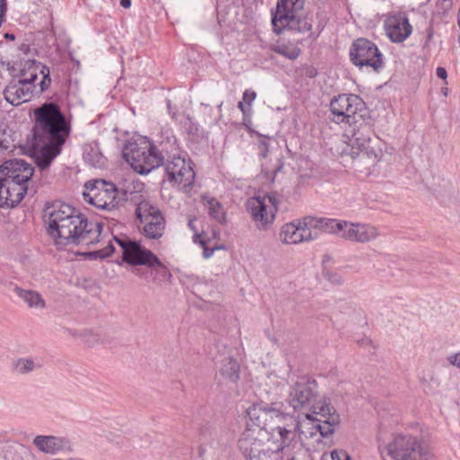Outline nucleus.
<instances>
[{"label":"nucleus","instance_id":"obj_1","mask_svg":"<svg viewBox=\"0 0 460 460\" xmlns=\"http://www.w3.org/2000/svg\"><path fill=\"white\" fill-rule=\"evenodd\" d=\"M69 134L70 124L57 103L45 102L34 110L32 136L27 145L40 170L50 165Z\"/></svg>","mask_w":460,"mask_h":460},{"label":"nucleus","instance_id":"obj_2","mask_svg":"<svg viewBox=\"0 0 460 460\" xmlns=\"http://www.w3.org/2000/svg\"><path fill=\"white\" fill-rule=\"evenodd\" d=\"M43 217L48 234L59 247L89 246L99 242L102 225L89 221L84 215L68 204L48 206L44 209Z\"/></svg>","mask_w":460,"mask_h":460},{"label":"nucleus","instance_id":"obj_3","mask_svg":"<svg viewBox=\"0 0 460 460\" xmlns=\"http://www.w3.org/2000/svg\"><path fill=\"white\" fill-rule=\"evenodd\" d=\"M317 396L316 382L302 377L291 386L288 403L295 411H309L305 418L311 421L312 429L327 438L340 424V415L329 399L317 400Z\"/></svg>","mask_w":460,"mask_h":460},{"label":"nucleus","instance_id":"obj_4","mask_svg":"<svg viewBox=\"0 0 460 460\" xmlns=\"http://www.w3.org/2000/svg\"><path fill=\"white\" fill-rule=\"evenodd\" d=\"M34 169L22 159L5 161L0 166V207H14L26 193L33 195L34 190L29 187Z\"/></svg>","mask_w":460,"mask_h":460},{"label":"nucleus","instance_id":"obj_5","mask_svg":"<svg viewBox=\"0 0 460 460\" xmlns=\"http://www.w3.org/2000/svg\"><path fill=\"white\" fill-rule=\"evenodd\" d=\"M349 137V144L344 152L351 156L357 166L366 164L367 168L374 165L381 155L379 140L375 136L371 124L361 119L354 125Z\"/></svg>","mask_w":460,"mask_h":460},{"label":"nucleus","instance_id":"obj_6","mask_svg":"<svg viewBox=\"0 0 460 460\" xmlns=\"http://www.w3.org/2000/svg\"><path fill=\"white\" fill-rule=\"evenodd\" d=\"M261 429L243 430L238 439V448L245 460H283L286 449L271 440ZM290 457L289 456L287 458ZM288 460V459H286Z\"/></svg>","mask_w":460,"mask_h":460},{"label":"nucleus","instance_id":"obj_7","mask_svg":"<svg viewBox=\"0 0 460 460\" xmlns=\"http://www.w3.org/2000/svg\"><path fill=\"white\" fill-rule=\"evenodd\" d=\"M162 151L165 154L163 164L170 182L175 184L179 189L185 190L190 187L195 180L191 162L187 161L179 153V147L174 137H167L166 142L160 144Z\"/></svg>","mask_w":460,"mask_h":460},{"label":"nucleus","instance_id":"obj_8","mask_svg":"<svg viewBox=\"0 0 460 460\" xmlns=\"http://www.w3.org/2000/svg\"><path fill=\"white\" fill-rule=\"evenodd\" d=\"M306 0H278L275 12H272L273 31L280 34L284 29L300 33L312 30V22L303 15Z\"/></svg>","mask_w":460,"mask_h":460},{"label":"nucleus","instance_id":"obj_9","mask_svg":"<svg viewBox=\"0 0 460 460\" xmlns=\"http://www.w3.org/2000/svg\"><path fill=\"white\" fill-rule=\"evenodd\" d=\"M164 152L146 138L128 142L125 145L122 155L132 169L139 174H147L163 164Z\"/></svg>","mask_w":460,"mask_h":460},{"label":"nucleus","instance_id":"obj_10","mask_svg":"<svg viewBox=\"0 0 460 460\" xmlns=\"http://www.w3.org/2000/svg\"><path fill=\"white\" fill-rule=\"evenodd\" d=\"M378 449L384 460H429L430 453L421 440L411 434H395L392 441L379 444Z\"/></svg>","mask_w":460,"mask_h":460},{"label":"nucleus","instance_id":"obj_11","mask_svg":"<svg viewBox=\"0 0 460 460\" xmlns=\"http://www.w3.org/2000/svg\"><path fill=\"white\" fill-rule=\"evenodd\" d=\"M83 196L85 202L112 212L124 200L125 193L119 191L114 183L97 179L85 182Z\"/></svg>","mask_w":460,"mask_h":460},{"label":"nucleus","instance_id":"obj_12","mask_svg":"<svg viewBox=\"0 0 460 460\" xmlns=\"http://www.w3.org/2000/svg\"><path fill=\"white\" fill-rule=\"evenodd\" d=\"M330 110L336 123L358 124L368 118V110L363 100L356 94H340L332 99Z\"/></svg>","mask_w":460,"mask_h":460},{"label":"nucleus","instance_id":"obj_13","mask_svg":"<svg viewBox=\"0 0 460 460\" xmlns=\"http://www.w3.org/2000/svg\"><path fill=\"white\" fill-rule=\"evenodd\" d=\"M285 408L282 402H261L250 408L247 411L249 420L244 430L261 429L270 437V429L278 416Z\"/></svg>","mask_w":460,"mask_h":460},{"label":"nucleus","instance_id":"obj_14","mask_svg":"<svg viewBox=\"0 0 460 460\" xmlns=\"http://www.w3.org/2000/svg\"><path fill=\"white\" fill-rule=\"evenodd\" d=\"M136 215L146 238L159 239L163 236L165 219L156 207L147 201H141L136 208Z\"/></svg>","mask_w":460,"mask_h":460},{"label":"nucleus","instance_id":"obj_15","mask_svg":"<svg viewBox=\"0 0 460 460\" xmlns=\"http://www.w3.org/2000/svg\"><path fill=\"white\" fill-rule=\"evenodd\" d=\"M349 56L352 63L358 66H369L375 71L383 66L382 54L376 45L364 38L353 42Z\"/></svg>","mask_w":460,"mask_h":460},{"label":"nucleus","instance_id":"obj_16","mask_svg":"<svg viewBox=\"0 0 460 460\" xmlns=\"http://www.w3.org/2000/svg\"><path fill=\"white\" fill-rule=\"evenodd\" d=\"M249 210L253 220L259 228H265L266 226L272 224L277 212V199L274 195H264L263 197H255L248 202Z\"/></svg>","mask_w":460,"mask_h":460},{"label":"nucleus","instance_id":"obj_17","mask_svg":"<svg viewBox=\"0 0 460 460\" xmlns=\"http://www.w3.org/2000/svg\"><path fill=\"white\" fill-rule=\"evenodd\" d=\"M314 224V218L306 217L303 222L285 224L279 232V240L285 244H296L307 242L315 238L313 235L311 227Z\"/></svg>","mask_w":460,"mask_h":460},{"label":"nucleus","instance_id":"obj_18","mask_svg":"<svg viewBox=\"0 0 460 460\" xmlns=\"http://www.w3.org/2000/svg\"><path fill=\"white\" fill-rule=\"evenodd\" d=\"M297 427L296 419L293 415L286 413L283 409L278 416V421L274 422L270 429V439L287 447L295 438Z\"/></svg>","mask_w":460,"mask_h":460},{"label":"nucleus","instance_id":"obj_19","mask_svg":"<svg viewBox=\"0 0 460 460\" xmlns=\"http://www.w3.org/2000/svg\"><path fill=\"white\" fill-rule=\"evenodd\" d=\"M384 26L385 34L394 43L403 42L412 31L409 19L402 12L388 15Z\"/></svg>","mask_w":460,"mask_h":460},{"label":"nucleus","instance_id":"obj_20","mask_svg":"<svg viewBox=\"0 0 460 460\" xmlns=\"http://www.w3.org/2000/svg\"><path fill=\"white\" fill-rule=\"evenodd\" d=\"M17 83L12 84L4 90L5 100L13 105H19L29 101L34 89V81L37 79L36 70L29 77L22 76Z\"/></svg>","mask_w":460,"mask_h":460},{"label":"nucleus","instance_id":"obj_21","mask_svg":"<svg viewBox=\"0 0 460 460\" xmlns=\"http://www.w3.org/2000/svg\"><path fill=\"white\" fill-rule=\"evenodd\" d=\"M344 227L341 233V238L350 242L367 243L375 240L378 232L377 229L367 224H354L345 221Z\"/></svg>","mask_w":460,"mask_h":460},{"label":"nucleus","instance_id":"obj_22","mask_svg":"<svg viewBox=\"0 0 460 460\" xmlns=\"http://www.w3.org/2000/svg\"><path fill=\"white\" fill-rule=\"evenodd\" d=\"M137 265H143L150 270L153 280L156 283L166 282L172 278L168 268L150 250H146L144 255L136 261Z\"/></svg>","mask_w":460,"mask_h":460},{"label":"nucleus","instance_id":"obj_23","mask_svg":"<svg viewBox=\"0 0 460 460\" xmlns=\"http://www.w3.org/2000/svg\"><path fill=\"white\" fill-rule=\"evenodd\" d=\"M33 445L41 453L55 455L69 448V440L64 437L39 435L33 439Z\"/></svg>","mask_w":460,"mask_h":460},{"label":"nucleus","instance_id":"obj_24","mask_svg":"<svg viewBox=\"0 0 460 460\" xmlns=\"http://www.w3.org/2000/svg\"><path fill=\"white\" fill-rule=\"evenodd\" d=\"M115 242L122 249V260L123 261L137 266V261L141 258L147 249L144 248L139 243L132 241L128 237H114Z\"/></svg>","mask_w":460,"mask_h":460},{"label":"nucleus","instance_id":"obj_25","mask_svg":"<svg viewBox=\"0 0 460 460\" xmlns=\"http://www.w3.org/2000/svg\"><path fill=\"white\" fill-rule=\"evenodd\" d=\"M40 367V361L33 358H19L11 363L12 371L19 375H27Z\"/></svg>","mask_w":460,"mask_h":460},{"label":"nucleus","instance_id":"obj_26","mask_svg":"<svg viewBox=\"0 0 460 460\" xmlns=\"http://www.w3.org/2000/svg\"><path fill=\"white\" fill-rule=\"evenodd\" d=\"M14 293L22 299L31 308L43 309L46 306L42 296L36 291L14 288Z\"/></svg>","mask_w":460,"mask_h":460},{"label":"nucleus","instance_id":"obj_27","mask_svg":"<svg viewBox=\"0 0 460 460\" xmlns=\"http://www.w3.org/2000/svg\"><path fill=\"white\" fill-rule=\"evenodd\" d=\"M203 201L207 206L210 217L220 224L226 223V212L222 204L218 200L213 197L204 196Z\"/></svg>","mask_w":460,"mask_h":460},{"label":"nucleus","instance_id":"obj_28","mask_svg":"<svg viewBox=\"0 0 460 460\" xmlns=\"http://www.w3.org/2000/svg\"><path fill=\"white\" fill-rule=\"evenodd\" d=\"M345 221H341L333 218H314V224L312 227H321L325 232L337 234L341 237V233L343 230Z\"/></svg>","mask_w":460,"mask_h":460},{"label":"nucleus","instance_id":"obj_29","mask_svg":"<svg viewBox=\"0 0 460 460\" xmlns=\"http://www.w3.org/2000/svg\"><path fill=\"white\" fill-rule=\"evenodd\" d=\"M240 366L233 357L227 358L220 367V374L232 382L239 379Z\"/></svg>","mask_w":460,"mask_h":460},{"label":"nucleus","instance_id":"obj_30","mask_svg":"<svg viewBox=\"0 0 460 460\" xmlns=\"http://www.w3.org/2000/svg\"><path fill=\"white\" fill-rule=\"evenodd\" d=\"M270 49L290 60L296 59L301 54V49L299 48L284 43L271 45Z\"/></svg>","mask_w":460,"mask_h":460},{"label":"nucleus","instance_id":"obj_31","mask_svg":"<svg viewBox=\"0 0 460 460\" xmlns=\"http://www.w3.org/2000/svg\"><path fill=\"white\" fill-rule=\"evenodd\" d=\"M39 69L44 77L46 75L47 69H49V68L46 66H42L40 63H37L35 60L29 59L25 62L24 67L21 70V75L25 76L27 71L30 75L33 71L36 70V72H37Z\"/></svg>","mask_w":460,"mask_h":460},{"label":"nucleus","instance_id":"obj_32","mask_svg":"<svg viewBox=\"0 0 460 460\" xmlns=\"http://www.w3.org/2000/svg\"><path fill=\"white\" fill-rule=\"evenodd\" d=\"M115 248L112 243H109L106 247L103 249L93 251L86 253L87 257L90 259H105L111 255V253L114 252Z\"/></svg>","mask_w":460,"mask_h":460},{"label":"nucleus","instance_id":"obj_33","mask_svg":"<svg viewBox=\"0 0 460 460\" xmlns=\"http://www.w3.org/2000/svg\"><path fill=\"white\" fill-rule=\"evenodd\" d=\"M193 242L194 243H199L202 246V248H203V257L205 259L210 258L213 255L214 252L220 248V247H217V246L213 247V248H208L206 245V241L203 240L201 238V235L197 234V233H195V234L193 236Z\"/></svg>","mask_w":460,"mask_h":460},{"label":"nucleus","instance_id":"obj_34","mask_svg":"<svg viewBox=\"0 0 460 460\" xmlns=\"http://www.w3.org/2000/svg\"><path fill=\"white\" fill-rule=\"evenodd\" d=\"M324 277L331 283H333V284H336V285L342 284L341 277L338 273H336V272L327 271V272L324 273Z\"/></svg>","mask_w":460,"mask_h":460},{"label":"nucleus","instance_id":"obj_35","mask_svg":"<svg viewBox=\"0 0 460 460\" xmlns=\"http://www.w3.org/2000/svg\"><path fill=\"white\" fill-rule=\"evenodd\" d=\"M331 460H350V457L345 451L334 450L331 453Z\"/></svg>","mask_w":460,"mask_h":460},{"label":"nucleus","instance_id":"obj_36","mask_svg":"<svg viewBox=\"0 0 460 460\" xmlns=\"http://www.w3.org/2000/svg\"><path fill=\"white\" fill-rule=\"evenodd\" d=\"M256 98V93L250 90H245L243 95V102L247 103L248 106H251L252 102Z\"/></svg>","mask_w":460,"mask_h":460},{"label":"nucleus","instance_id":"obj_37","mask_svg":"<svg viewBox=\"0 0 460 460\" xmlns=\"http://www.w3.org/2000/svg\"><path fill=\"white\" fill-rule=\"evenodd\" d=\"M50 83H51V79H50V76H49V69H47L45 76L42 78L41 82L40 83V93H42L46 89H48L49 84H50Z\"/></svg>","mask_w":460,"mask_h":460},{"label":"nucleus","instance_id":"obj_38","mask_svg":"<svg viewBox=\"0 0 460 460\" xmlns=\"http://www.w3.org/2000/svg\"><path fill=\"white\" fill-rule=\"evenodd\" d=\"M258 147H259V150H260V155L262 158H266L267 155H268V151H269L267 142L265 140L260 141Z\"/></svg>","mask_w":460,"mask_h":460},{"label":"nucleus","instance_id":"obj_39","mask_svg":"<svg viewBox=\"0 0 460 460\" xmlns=\"http://www.w3.org/2000/svg\"><path fill=\"white\" fill-rule=\"evenodd\" d=\"M449 361L452 365L460 368V351L454 356L449 358Z\"/></svg>","mask_w":460,"mask_h":460},{"label":"nucleus","instance_id":"obj_40","mask_svg":"<svg viewBox=\"0 0 460 460\" xmlns=\"http://www.w3.org/2000/svg\"><path fill=\"white\" fill-rule=\"evenodd\" d=\"M437 76L441 79L447 77V70L444 67L438 66L436 70Z\"/></svg>","mask_w":460,"mask_h":460},{"label":"nucleus","instance_id":"obj_41","mask_svg":"<svg viewBox=\"0 0 460 460\" xmlns=\"http://www.w3.org/2000/svg\"><path fill=\"white\" fill-rule=\"evenodd\" d=\"M119 4L124 8H129L131 5V0H120Z\"/></svg>","mask_w":460,"mask_h":460},{"label":"nucleus","instance_id":"obj_42","mask_svg":"<svg viewBox=\"0 0 460 460\" xmlns=\"http://www.w3.org/2000/svg\"><path fill=\"white\" fill-rule=\"evenodd\" d=\"M188 226L192 231L196 232L195 219H190Z\"/></svg>","mask_w":460,"mask_h":460},{"label":"nucleus","instance_id":"obj_43","mask_svg":"<svg viewBox=\"0 0 460 460\" xmlns=\"http://www.w3.org/2000/svg\"><path fill=\"white\" fill-rule=\"evenodd\" d=\"M238 108L243 111V113H245V104L243 102H239Z\"/></svg>","mask_w":460,"mask_h":460},{"label":"nucleus","instance_id":"obj_44","mask_svg":"<svg viewBox=\"0 0 460 460\" xmlns=\"http://www.w3.org/2000/svg\"><path fill=\"white\" fill-rule=\"evenodd\" d=\"M4 38H5V39H8V40H13L15 39V36H14V34H13V33H8V32H7V33H5V34H4Z\"/></svg>","mask_w":460,"mask_h":460},{"label":"nucleus","instance_id":"obj_45","mask_svg":"<svg viewBox=\"0 0 460 460\" xmlns=\"http://www.w3.org/2000/svg\"><path fill=\"white\" fill-rule=\"evenodd\" d=\"M282 169V164H279L274 170V174L276 175Z\"/></svg>","mask_w":460,"mask_h":460},{"label":"nucleus","instance_id":"obj_46","mask_svg":"<svg viewBox=\"0 0 460 460\" xmlns=\"http://www.w3.org/2000/svg\"><path fill=\"white\" fill-rule=\"evenodd\" d=\"M1 146H2V147H3V148H4V149H7V148H8V146H4V145H3V143H1Z\"/></svg>","mask_w":460,"mask_h":460}]
</instances>
